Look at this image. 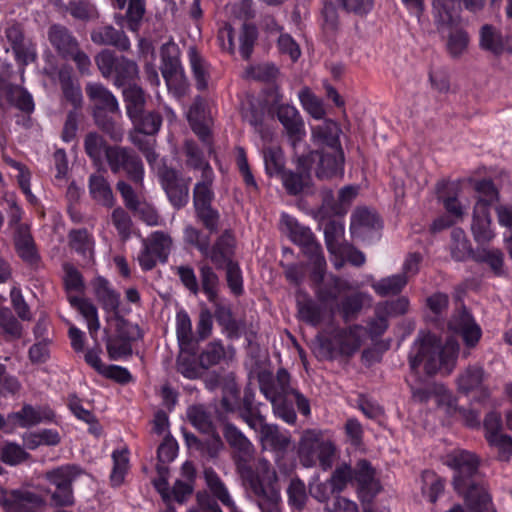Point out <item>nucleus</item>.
Segmentation results:
<instances>
[{
	"instance_id": "nucleus-38",
	"label": "nucleus",
	"mask_w": 512,
	"mask_h": 512,
	"mask_svg": "<svg viewBox=\"0 0 512 512\" xmlns=\"http://www.w3.org/2000/svg\"><path fill=\"white\" fill-rule=\"evenodd\" d=\"M124 100L126 103L127 115L132 122H135L143 112L145 104V96L142 88L131 85L123 91Z\"/></svg>"
},
{
	"instance_id": "nucleus-29",
	"label": "nucleus",
	"mask_w": 512,
	"mask_h": 512,
	"mask_svg": "<svg viewBox=\"0 0 512 512\" xmlns=\"http://www.w3.org/2000/svg\"><path fill=\"white\" fill-rule=\"evenodd\" d=\"M256 34H218L217 42L221 49L235 53L238 49L240 55L248 59L252 53Z\"/></svg>"
},
{
	"instance_id": "nucleus-39",
	"label": "nucleus",
	"mask_w": 512,
	"mask_h": 512,
	"mask_svg": "<svg viewBox=\"0 0 512 512\" xmlns=\"http://www.w3.org/2000/svg\"><path fill=\"white\" fill-rule=\"evenodd\" d=\"M234 237L229 232H224L211 249L208 258L218 267L230 260V255L234 247Z\"/></svg>"
},
{
	"instance_id": "nucleus-21",
	"label": "nucleus",
	"mask_w": 512,
	"mask_h": 512,
	"mask_svg": "<svg viewBox=\"0 0 512 512\" xmlns=\"http://www.w3.org/2000/svg\"><path fill=\"white\" fill-rule=\"evenodd\" d=\"M353 483L357 484L358 495L362 502H369L380 491V484L375 473L366 460L357 463L353 470Z\"/></svg>"
},
{
	"instance_id": "nucleus-8",
	"label": "nucleus",
	"mask_w": 512,
	"mask_h": 512,
	"mask_svg": "<svg viewBox=\"0 0 512 512\" xmlns=\"http://www.w3.org/2000/svg\"><path fill=\"white\" fill-rule=\"evenodd\" d=\"M300 462L305 467H312L319 462L327 470L331 468L335 457V446L322 437L318 430L309 429L303 432L298 446Z\"/></svg>"
},
{
	"instance_id": "nucleus-43",
	"label": "nucleus",
	"mask_w": 512,
	"mask_h": 512,
	"mask_svg": "<svg viewBox=\"0 0 512 512\" xmlns=\"http://www.w3.org/2000/svg\"><path fill=\"white\" fill-rule=\"evenodd\" d=\"M443 204L450 217L453 219L449 220L444 217L438 218L432 224V229L434 231H438L452 225L455 221L461 219L465 213V208L455 197L443 198Z\"/></svg>"
},
{
	"instance_id": "nucleus-36",
	"label": "nucleus",
	"mask_w": 512,
	"mask_h": 512,
	"mask_svg": "<svg viewBox=\"0 0 512 512\" xmlns=\"http://www.w3.org/2000/svg\"><path fill=\"white\" fill-rule=\"evenodd\" d=\"M224 436L229 445L243 459L250 457L253 453V445L250 440L234 425L226 424Z\"/></svg>"
},
{
	"instance_id": "nucleus-30",
	"label": "nucleus",
	"mask_w": 512,
	"mask_h": 512,
	"mask_svg": "<svg viewBox=\"0 0 512 512\" xmlns=\"http://www.w3.org/2000/svg\"><path fill=\"white\" fill-rule=\"evenodd\" d=\"M187 119L193 131L206 142L210 134L211 119L206 115L203 99L197 97L187 112Z\"/></svg>"
},
{
	"instance_id": "nucleus-23",
	"label": "nucleus",
	"mask_w": 512,
	"mask_h": 512,
	"mask_svg": "<svg viewBox=\"0 0 512 512\" xmlns=\"http://www.w3.org/2000/svg\"><path fill=\"white\" fill-rule=\"evenodd\" d=\"M485 373L480 366H469L462 371L457 378L458 391L468 395L475 392L479 395V400L489 396L488 389L484 386Z\"/></svg>"
},
{
	"instance_id": "nucleus-16",
	"label": "nucleus",
	"mask_w": 512,
	"mask_h": 512,
	"mask_svg": "<svg viewBox=\"0 0 512 512\" xmlns=\"http://www.w3.org/2000/svg\"><path fill=\"white\" fill-rule=\"evenodd\" d=\"M137 132L131 136L132 142L144 153L148 163L154 167L157 154L154 151V140L144 139L145 135L157 133L161 126V117L156 113L140 114L139 118L133 122Z\"/></svg>"
},
{
	"instance_id": "nucleus-13",
	"label": "nucleus",
	"mask_w": 512,
	"mask_h": 512,
	"mask_svg": "<svg viewBox=\"0 0 512 512\" xmlns=\"http://www.w3.org/2000/svg\"><path fill=\"white\" fill-rule=\"evenodd\" d=\"M86 92L94 104V117L98 126L106 133L110 134L112 139L121 140L122 132L115 130L110 120L102 115L103 112H119V104L115 96L103 85L98 83H89L86 87Z\"/></svg>"
},
{
	"instance_id": "nucleus-9",
	"label": "nucleus",
	"mask_w": 512,
	"mask_h": 512,
	"mask_svg": "<svg viewBox=\"0 0 512 512\" xmlns=\"http://www.w3.org/2000/svg\"><path fill=\"white\" fill-rule=\"evenodd\" d=\"M344 233V225L337 222L329 223L324 229L325 243L334 267L340 269L345 262L355 266L363 265L365 262L364 254L344 242Z\"/></svg>"
},
{
	"instance_id": "nucleus-27",
	"label": "nucleus",
	"mask_w": 512,
	"mask_h": 512,
	"mask_svg": "<svg viewBox=\"0 0 512 512\" xmlns=\"http://www.w3.org/2000/svg\"><path fill=\"white\" fill-rule=\"evenodd\" d=\"M311 157H317L319 163L316 169L318 178H331L342 176L344 173V153L341 149V156L336 157L333 150H321L320 153H311Z\"/></svg>"
},
{
	"instance_id": "nucleus-17",
	"label": "nucleus",
	"mask_w": 512,
	"mask_h": 512,
	"mask_svg": "<svg viewBox=\"0 0 512 512\" xmlns=\"http://www.w3.org/2000/svg\"><path fill=\"white\" fill-rule=\"evenodd\" d=\"M171 245V238L163 232H154L148 239H143V249L138 256L141 268L148 271L158 261H166Z\"/></svg>"
},
{
	"instance_id": "nucleus-4",
	"label": "nucleus",
	"mask_w": 512,
	"mask_h": 512,
	"mask_svg": "<svg viewBox=\"0 0 512 512\" xmlns=\"http://www.w3.org/2000/svg\"><path fill=\"white\" fill-rule=\"evenodd\" d=\"M351 289L352 286L347 280L330 276L328 282L316 291L319 304L308 298L302 299L299 297L297 299L299 317L313 326L321 324L326 319H331L335 312L331 304L336 303L341 293Z\"/></svg>"
},
{
	"instance_id": "nucleus-10",
	"label": "nucleus",
	"mask_w": 512,
	"mask_h": 512,
	"mask_svg": "<svg viewBox=\"0 0 512 512\" xmlns=\"http://www.w3.org/2000/svg\"><path fill=\"white\" fill-rule=\"evenodd\" d=\"M366 339V328L353 325L346 329H335L331 333L323 332L319 336L321 346L330 356H351L356 353Z\"/></svg>"
},
{
	"instance_id": "nucleus-20",
	"label": "nucleus",
	"mask_w": 512,
	"mask_h": 512,
	"mask_svg": "<svg viewBox=\"0 0 512 512\" xmlns=\"http://www.w3.org/2000/svg\"><path fill=\"white\" fill-rule=\"evenodd\" d=\"M159 176L171 204L176 208L183 207L189 199L188 183L179 179L177 172L172 169H163Z\"/></svg>"
},
{
	"instance_id": "nucleus-49",
	"label": "nucleus",
	"mask_w": 512,
	"mask_h": 512,
	"mask_svg": "<svg viewBox=\"0 0 512 512\" xmlns=\"http://www.w3.org/2000/svg\"><path fill=\"white\" fill-rule=\"evenodd\" d=\"M169 92L180 100L188 90V83L182 68L162 73Z\"/></svg>"
},
{
	"instance_id": "nucleus-19",
	"label": "nucleus",
	"mask_w": 512,
	"mask_h": 512,
	"mask_svg": "<svg viewBox=\"0 0 512 512\" xmlns=\"http://www.w3.org/2000/svg\"><path fill=\"white\" fill-rule=\"evenodd\" d=\"M449 329L460 335L466 347H475L482 337V329L466 310L457 311L449 321Z\"/></svg>"
},
{
	"instance_id": "nucleus-15",
	"label": "nucleus",
	"mask_w": 512,
	"mask_h": 512,
	"mask_svg": "<svg viewBox=\"0 0 512 512\" xmlns=\"http://www.w3.org/2000/svg\"><path fill=\"white\" fill-rule=\"evenodd\" d=\"M108 165L113 173L125 171L136 184L141 185L144 169L141 160L130 150L122 147H108L105 150Z\"/></svg>"
},
{
	"instance_id": "nucleus-14",
	"label": "nucleus",
	"mask_w": 512,
	"mask_h": 512,
	"mask_svg": "<svg viewBox=\"0 0 512 512\" xmlns=\"http://www.w3.org/2000/svg\"><path fill=\"white\" fill-rule=\"evenodd\" d=\"M44 505L41 495L25 488L0 486V508L3 512H38Z\"/></svg>"
},
{
	"instance_id": "nucleus-62",
	"label": "nucleus",
	"mask_w": 512,
	"mask_h": 512,
	"mask_svg": "<svg viewBox=\"0 0 512 512\" xmlns=\"http://www.w3.org/2000/svg\"><path fill=\"white\" fill-rule=\"evenodd\" d=\"M202 290L209 301H215L218 289V277L209 266H202L200 269Z\"/></svg>"
},
{
	"instance_id": "nucleus-51",
	"label": "nucleus",
	"mask_w": 512,
	"mask_h": 512,
	"mask_svg": "<svg viewBox=\"0 0 512 512\" xmlns=\"http://www.w3.org/2000/svg\"><path fill=\"white\" fill-rule=\"evenodd\" d=\"M176 334L181 350H185L192 340V323L188 313L180 310L176 314Z\"/></svg>"
},
{
	"instance_id": "nucleus-46",
	"label": "nucleus",
	"mask_w": 512,
	"mask_h": 512,
	"mask_svg": "<svg viewBox=\"0 0 512 512\" xmlns=\"http://www.w3.org/2000/svg\"><path fill=\"white\" fill-rule=\"evenodd\" d=\"M126 448L116 450L112 453L113 469L111 473V482L114 486L122 484L125 475L129 470V455Z\"/></svg>"
},
{
	"instance_id": "nucleus-28",
	"label": "nucleus",
	"mask_w": 512,
	"mask_h": 512,
	"mask_svg": "<svg viewBox=\"0 0 512 512\" xmlns=\"http://www.w3.org/2000/svg\"><path fill=\"white\" fill-rule=\"evenodd\" d=\"M310 161L309 157L301 156L298 158L299 173L286 171L282 173L281 180L284 187L290 194H298L310 183Z\"/></svg>"
},
{
	"instance_id": "nucleus-59",
	"label": "nucleus",
	"mask_w": 512,
	"mask_h": 512,
	"mask_svg": "<svg viewBox=\"0 0 512 512\" xmlns=\"http://www.w3.org/2000/svg\"><path fill=\"white\" fill-rule=\"evenodd\" d=\"M287 493L289 505L292 508L301 511L304 508L307 500L306 487L304 482L299 479H292L287 489Z\"/></svg>"
},
{
	"instance_id": "nucleus-54",
	"label": "nucleus",
	"mask_w": 512,
	"mask_h": 512,
	"mask_svg": "<svg viewBox=\"0 0 512 512\" xmlns=\"http://www.w3.org/2000/svg\"><path fill=\"white\" fill-rule=\"evenodd\" d=\"M266 172L271 175H281L284 172V158L281 149L277 147H269L263 153Z\"/></svg>"
},
{
	"instance_id": "nucleus-32",
	"label": "nucleus",
	"mask_w": 512,
	"mask_h": 512,
	"mask_svg": "<svg viewBox=\"0 0 512 512\" xmlns=\"http://www.w3.org/2000/svg\"><path fill=\"white\" fill-rule=\"evenodd\" d=\"M70 304L77 308L87 322V328L92 339L96 340L100 322L96 307L88 300L79 296H69Z\"/></svg>"
},
{
	"instance_id": "nucleus-37",
	"label": "nucleus",
	"mask_w": 512,
	"mask_h": 512,
	"mask_svg": "<svg viewBox=\"0 0 512 512\" xmlns=\"http://www.w3.org/2000/svg\"><path fill=\"white\" fill-rule=\"evenodd\" d=\"M480 46L495 55L512 52V34H481Z\"/></svg>"
},
{
	"instance_id": "nucleus-2",
	"label": "nucleus",
	"mask_w": 512,
	"mask_h": 512,
	"mask_svg": "<svg viewBox=\"0 0 512 512\" xmlns=\"http://www.w3.org/2000/svg\"><path fill=\"white\" fill-rule=\"evenodd\" d=\"M458 351L456 340L449 339L442 345L435 335L422 332L411 347L410 368L415 373L422 369L428 375L450 374L456 365Z\"/></svg>"
},
{
	"instance_id": "nucleus-7",
	"label": "nucleus",
	"mask_w": 512,
	"mask_h": 512,
	"mask_svg": "<svg viewBox=\"0 0 512 512\" xmlns=\"http://www.w3.org/2000/svg\"><path fill=\"white\" fill-rule=\"evenodd\" d=\"M281 221L285 225L290 239L299 245L314 265L312 277L316 282H323L325 277L326 260L322 254L320 244L315 240L312 231L288 214L281 215Z\"/></svg>"
},
{
	"instance_id": "nucleus-22",
	"label": "nucleus",
	"mask_w": 512,
	"mask_h": 512,
	"mask_svg": "<svg viewBox=\"0 0 512 512\" xmlns=\"http://www.w3.org/2000/svg\"><path fill=\"white\" fill-rule=\"evenodd\" d=\"M340 128L332 120H325L321 124L312 127V139L321 150H333L336 157L341 156V144L339 140Z\"/></svg>"
},
{
	"instance_id": "nucleus-35",
	"label": "nucleus",
	"mask_w": 512,
	"mask_h": 512,
	"mask_svg": "<svg viewBox=\"0 0 512 512\" xmlns=\"http://www.w3.org/2000/svg\"><path fill=\"white\" fill-rule=\"evenodd\" d=\"M96 63L102 75L105 77L110 76L114 69H117L119 66H122L127 70L128 77L130 78L137 74V66L134 62L124 59L116 61L113 53L109 50H104L99 53L96 57Z\"/></svg>"
},
{
	"instance_id": "nucleus-31",
	"label": "nucleus",
	"mask_w": 512,
	"mask_h": 512,
	"mask_svg": "<svg viewBox=\"0 0 512 512\" xmlns=\"http://www.w3.org/2000/svg\"><path fill=\"white\" fill-rule=\"evenodd\" d=\"M7 100L22 111L30 112L34 109L32 96L21 87H9L6 82L0 79V104Z\"/></svg>"
},
{
	"instance_id": "nucleus-25",
	"label": "nucleus",
	"mask_w": 512,
	"mask_h": 512,
	"mask_svg": "<svg viewBox=\"0 0 512 512\" xmlns=\"http://www.w3.org/2000/svg\"><path fill=\"white\" fill-rule=\"evenodd\" d=\"M277 115L296 149L298 142L305 136L304 123L298 110L292 105H282L278 108Z\"/></svg>"
},
{
	"instance_id": "nucleus-26",
	"label": "nucleus",
	"mask_w": 512,
	"mask_h": 512,
	"mask_svg": "<svg viewBox=\"0 0 512 512\" xmlns=\"http://www.w3.org/2000/svg\"><path fill=\"white\" fill-rule=\"evenodd\" d=\"M434 18L439 29H453L460 21L458 0H434Z\"/></svg>"
},
{
	"instance_id": "nucleus-47",
	"label": "nucleus",
	"mask_w": 512,
	"mask_h": 512,
	"mask_svg": "<svg viewBox=\"0 0 512 512\" xmlns=\"http://www.w3.org/2000/svg\"><path fill=\"white\" fill-rule=\"evenodd\" d=\"M188 56L197 87L199 89L206 88L208 84V64L194 47L189 48Z\"/></svg>"
},
{
	"instance_id": "nucleus-3",
	"label": "nucleus",
	"mask_w": 512,
	"mask_h": 512,
	"mask_svg": "<svg viewBox=\"0 0 512 512\" xmlns=\"http://www.w3.org/2000/svg\"><path fill=\"white\" fill-rule=\"evenodd\" d=\"M289 378L288 372L280 369L276 379L271 383H261L260 389L265 398L271 402L274 415L285 423L293 425L296 423L297 415L292 400H295L299 412L304 416H309L311 410L308 399L290 387Z\"/></svg>"
},
{
	"instance_id": "nucleus-45",
	"label": "nucleus",
	"mask_w": 512,
	"mask_h": 512,
	"mask_svg": "<svg viewBox=\"0 0 512 512\" xmlns=\"http://www.w3.org/2000/svg\"><path fill=\"white\" fill-rule=\"evenodd\" d=\"M407 284V278L402 274H396L373 283L372 287L380 296H388L399 293Z\"/></svg>"
},
{
	"instance_id": "nucleus-57",
	"label": "nucleus",
	"mask_w": 512,
	"mask_h": 512,
	"mask_svg": "<svg viewBox=\"0 0 512 512\" xmlns=\"http://www.w3.org/2000/svg\"><path fill=\"white\" fill-rule=\"evenodd\" d=\"M183 237L186 243L195 246L205 257L210 252V238L195 227L188 225L184 229Z\"/></svg>"
},
{
	"instance_id": "nucleus-41",
	"label": "nucleus",
	"mask_w": 512,
	"mask_h": 512,
	"mask_svg": "<svg viewBox=\"0 0 512 512\" xmlns=\"http://www.w3.org/2000/svg\"><path fill=\"white\" fill-rule=\"evenodd\" d=\"M70 244L89 263L93 259L94 241L87 230H74L69 234Z\"/></svg>"
},
{
	"instance_id": "nucleus-56",
	"label": "nucleus",
	"mask_w": 512,
	"mask_h": 512,
	"mask_svg": "<svg viewBox=\"0 0 512 512\" xmlns=\"http://www.w3.org/2000/svg\"><path fill=\"white\" fill-rule=\"evenodd\" d=\"M96 295L105 310L115 311L118 308L119 295L109 287L108 282L104 279L98 280Z\"/></svg>"
},
{
	"instance_id": "nucleus-12",
	"label": "nucleus",
	"mask_w": 512,
	"mask_h": 512,
	"mask_svg": "<svg viewBox=\"0 0 512 512\" xmlns=\"http://www.w3.org/2000/svg\"><path fill=\"white\" fill-rule=\"evenodd\" d=\"M242 419L259 435V440L265 450L284 453L291 446L289 431H281L277 425L268 424L264 418L251 411L241 414Z\"/></svg>"
},
{
	"instance_id": "nucleus-6",
	"label": "nucleus",
	"mask_w": 512,
	"mask_h": 512,
	"mask_svg": "<svg viewBox=\"0 0 512 512\" xmlns=\"http://www.w3.org/2000/svg\"><path fill=\"white\" fill-rule=\"evenodd\" d=\"M478 200L473 211L471 230L478 243H487L495 236L491 228L490 206L498 200V191L489 180L478 181L474 185Z\"/></svg>"
},
{
	"instance_id": "nucleus-24",
	"label": "nucleus",
	"mask_w": 512,
	"mask_h": 512,
	"mask_svg": "<svg viewBox=\"0 0 512 512\" xmlns=\"http://www.w3.org/2000/svg\"><path fill=\"white\" fill-rule=\"evenodd\" d=\"M252 0H242L231 7V20L228 23V32H255V12Z\"/></svg>"
},
{
	"instance_id": "nucleus-50",
	"label": "nucleus",
	"mask_w": 512,
	"mask_h": 512,
	"mask_svg": "<svg viewBox=\"0 0 512 512\" xmlns=\"http://www.w3.org/2000/svg\"><path fill=\"white\" fill-rule=\"evenodd\" d=\"M78 475L75 466H62L46 474V479L55 487H72V482Z\"/></svg>"
},
{
	"instance_id": "nucleus-40",
	"label": "nucleus",
	"mask_w": 512,
	"mask_h": 512,
	"mask_svg": "<svg viewBox=\"0 0 512 512\" xmlns=\"http://www.w3.org/2000/svg\"><path fill=\"white\" fill-rule=\"evenodd\" d=\"M370 302L371 297L368 294L356 293L344 298L339 304L336 305V308L347 321L351 318H354L361 311L365 303Z\"/></svg>"
},
{
	"instance_id": "nucleus-64",
	"label": "nucleus",
	"mask_w": 512,
	"mask_h": 512,
	"mask_svg": "<svg viewBox=\"0 0 512 512\" xmlns=\"http://www.w3.org/2000/svg\"><path fill=\"white\" fill-rule=\"evenodd\" d=\"M50 41L65 57L75 54L78 49V43L72 37V34H50Z\"/></svg>"
},
{
	"instance_id": "nucleus-58",
	"label": "nucleus",
	"mask_w": 512,
	"mask_h": 512,
	"mask_svg": "<svg viewBox=\"0 0 512 512\" xmlns=\"http://www.w3.org/2000/svg\"><path fill=\"white\" fill-rule=\"evenodd\" d=\"M489 445L497 450L498 458L502 461H508L512 457V438L503 433L488 435Z\"/></svg>"
},
{
	"instance_id": "nucleus-18",
	"label": "nucleus",
	"mask_w": 512,
	"mask_h": 512,
	"mask_svg": "<svg viewBox=\"0 0 512 512\" xmlns=\"http://www.w3.org/2000/svg\"><path fill=\"white\" fill-rule=\"evenodd\" d=\"M382 223L378 215L367 208L356 209L351 216L350 232L353 238L370 242L379 237Z\"/></svg>"
},
{
	"instance_id": "nucleus-61",
	"label": "nucleus",
	"mask_w": 512,
	"mask_h": 512,
	"mask_svg": "<svg viewBox=\"0 0 512 512\" xmlns=\"http://www.w3.org/2000/svg\"><path fill=\"white\" fill-rule=\"evenodd\" d=\"M471 247L466 239L465 232L462 229H454L452 231L451 253L455 260H464L470 255Z\"/></svg>"
},
{
	"instance_id": "nucleus-63",
	"label": "nucleus",
	"mask_w": 512,
	"mask_h": 512,
	"mask_svg": "<svg viewBox=\"0 0 512 512\" xmlns=\"http://www.w3.org/2000/svg\"><path fill=\"white\" fill-rule=\"evenodd\" d=\"M67 10L77 20L89 21L97 16L93 5L84 0L70 1Z\"/></svg>"
},
{
	"instance_id": "nucleus-48",
	"label": "nucleus",
	"mask_w": 512,
	"mask_h": 512,
	"mask_svg": "<svg viewBox=\"0 0 512 512\" xmlns=\"http://www.w3.org/2000/svg\"><path fill=\"white\" fill-rule=\"evenodd\" d=\"M204 477L207 486L211 493L219 500L224 506L232 505L233 499L230 496L226 486L223 484L221 479L212 469H206L204 471Z\"/></svg>"
},
{
	"instance_id": "nucleus-53",
	"label": "nucleus",
	"mask_w": 512,
	"mask_h": 512,
	"mask_svg": "<svg viewBox=\"0 0 512 512\" xmlns=\"http://www.w3.org/2000/svg\"><path fill=\"white\" fill-rule=\"evenodd\" d=\"M422 493L431 502L437 501L439 495L444 490V481L438 477L435 473L425 471L422 474Z\"/></svg>"
},
{
	"instance_id": "nucleus-1",
	"label": "nucleus",
	"mask_w": 512,
	"mask_h": 512,
	"mask_svg": "<svg viewBox=\"0 0 512 512\" xmlns=\"http://www.w3.org/2000/svg\"><path fill=\"white\" fill-rule=\"evenodd\" d=\"M443 463L454 471V489L462 495L472 512H495L483 486L477 485L479 458L472 452L453 449L443 456Z\"/></svg>"
},
{
	"instance_id": "nucleus-44",
	"label": "nucleus",
	"mask_w": 512,
	"mask_h": 512,
	"mask_svg": "<svg viewBox=\"0 0 512 512\" xmlns=\"http://www.w3.org/2000/svg\"><path fill=\"white\" fill-rule=\"evenodd\" d=\"M207 435L204 439H197L194 436L188 437L187 442L190 447L195 446L202 452L207 453L209 456H216L223 448V442L219 435H216L212 429L210 432H205Z\"/></svg>"
},
{
	"instance_id": "nucleus-11",
	"label": "nucleus",
	"mask_w": 512,
	"mask_h": 512,
	"mask_svg": "<svg viewBox=\"0 0 512 512\" xmlns=\"http://www.w3.org/2000/svg\"><path fill=\"white\" fill-rule=\"evenodd\" d=\"M413 396L420 401L434 399L439 411H443L448 417H460L469 427H476L480 424L479 413L459 408L452 393L443 385L435 384L431 391L414 389Z\"/></svg>"
},
{
	"instance_id": "nucleus-60",
	"label": "nucleus",
	"mask_w": 512,
	"mask_h": 512,
	"mask_svg": "<svg viewBox=\"0 0 512 512\" xmlns=\"http://www.w3.org/2000/svg\"><path fill=\"white\" fill-rule=\"evenodd\" d=\"M145 14V0H129L126 13V28L137 31Z\"/></svg>"
},
{
	"instance_id": "nucleus-55",
	"label": "nucleus",
	"mask_w": 512,
	"mask_h": 512,
	"mask_svg": "<svg viewBox=\"0 0 512 512\" xmlns=\"http://www.w3.org/2000/svg\"><path fill=\"white\" fill-rule=\"evenodd\" d=\"M179 48L173 42H166L162 45L161 48V56H162V66L161 71L169 72L175 71L176 69H180V60H179Z\"/></svg>"
},
{
	"instance_id": "nucleus-33",
	"label": "nucleus",
	"mask_w": 512,
	"mask_h": 512,
	"mask_svg": "<svg viewBox=\"0 0 512 512\" xmlns=\"http://www.w3.org/2000/svg\"><path fill=\"white\" fill-rule=\"evenodd\" d=\"M50 416V411L25 405L21 411L9 414L8 421L12 422L14 425L26 428L36 425L50 418Z\"/></svg>"
},
{
	"instance_id": "nucleus-34",
	"label": "nucleus",
	"mask_w": 512,
	"mask_h": 512,
	"mask_svg": "<svg viewBox=\"0 0 512 512\" xmlns=\"http://www.w3.org/2000/svg\"><path fill=\"white\" fill-rule=\"evenodd\" d=\"M89 193L98 204L111 207L114 195L107 179L101 174H92L89 178Z\"/></svg>"
},
{
	"instance_id": "nucleus-52",
	"label": "nucleus",
	"mask_w": 512,
	"mask_h": 512,
	"mask_svg": "<svg viewBox=\"0 0 512 512\" xmlns=\"http://www.w3.org/2000/svg\"><path fill=\"white\" fill-rule=\"evenodd\" d=\"M303 109L315 119H322L325 109L321 99L316 97L308 88L302 89L298 94Z\"/></svg>"
},
{
	"instance_id": "nucleus-42",
	"label": "nucleus",
	"mask_w": 512,
	"mask_h": 512,
	"mask_svg": "<svg viewBox=\"0 0 512 512\" xmlns=\"http://www.w3.org/2000/svg\"><path fill=\"white\" fill-rule=\"evenodd\" d=\"M59 81L65 98L75 107L78 108L82 104V92L79 84L72 79L71 72L62 69L59 72Z\"/></svg>"
},
{
	"instance_id": "nucleus-5",
	"label": "nucleus",
	"mask_w": 512,
	"mask_h": 512,
	"mask_svg": "<svg viewBox=\"0 0 512 512\" xmlns=\"http://www.w3.org/2000/svg\"><path fill=\"white\" fill-rule=\"evenodd\" d=\"M244 479L262 512H278L280 493L277 475L267 460L260 459L255 469L244 475Z\"/></svg>"
}]
</instances>
